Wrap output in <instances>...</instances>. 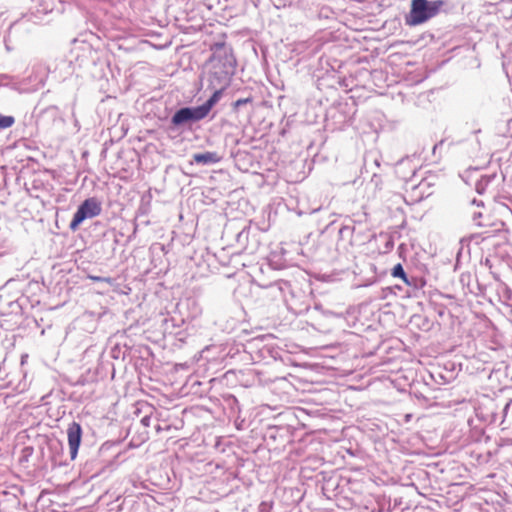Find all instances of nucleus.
<instances>
[{
  "label": "nucleus",
  "mask_w": 512,
  "mask_h": 512,
  "mask_svg": "<svg viewBox=\"0 0 512 512\" xmlns=\"http://www.w3.org/2000/svg\"><path fill=\"white\" fill-rule=\"evenodd\" d=\"M208 61L209 86H228L235 74L236 59L232 49L224 43H215Z\"/></svg>",
  "instance_id": "nucleus-1"
},
{
  "label": "nucleus",
  "mask_w": 512,
  "mask_h": 512,
  "mask_svg": "<svg viewBox=\"0 0 512 512\" xmlns=\"http://www.w3.org/2000/svg\"><path fill=\"white\" fill-rule=\"evenodd\" d=\"M443 5V1L412 0L411 10L406 17V24L416 26L434 17Z\"/></svg>",
  "instance_id": "nucleus-2"
},
{
  "label": "nucleus",
  "mask_w": 512,
  "mask_h": 512,
  "mask_svg": "<svg viewBox=\"0 0 512 512\" xmlns=\"http://www.w3.org/2000/svg\"><path fill=\"white\" fill-rule=\"evenodd\" d=\"M101 211V203L96 198H88L84 200L74 213L69 228L72 231H75L83 221L100 215Z\"/></svg>",
  "instance_id": "nucleus-3"
},
{
  "label": "nucleus",
  "mask_w": 512,
  "mask_h": 512,
  "mask_svg": "<svg viewBox=\"0 0 512 512\" xmlns=\"http://www.w3.org/2000/svg\"><path fill=\"white\" fill-rule=\"evenodd\" d=\"M199 107H183L175 112L171 118V123L178 127L191 122H198L204 119Z\"/></svg>",
  "instance_id": "nucleus-4"
},
{
  "label": "nucleus",
  "mask_w": 512,
  "mask_h": 512,
  "mask_svg": "<svg viewBox=\"0 0 512 512\" xmlns=\"http://www.w3.org/2000/svg\"><path fill=\"white\" fill-rule=\"evenodd\" d=\"M67 439L70 451V458L71 460H74L77 457V453L82 439V428L78 422L73 421L68 425Z\"/></svg>",
  "instance_id": "nucleus-5"
},
{
  "label": "nucleus",
  "mask_w": 512,
  "mask_h": 512,
  "mask_svg": "<svg viewBox=\"0 0 512 512\" xmlns=\"http://www.w3.org/2000/svg\"><path fill=\"white\" fill-rule=\"evenodd\" d=\"M262 288L267 290V295L276 300H285L286 294L290 291V285L287 281L278 280L269 283Z\"/></svg>",
  "instance_id": "nucleus-6"
},
{
  "label": "nucleus",
  "mask_w": 512,
  "mask_h": 512,
  "mask_svg": "<svg viewBox=\"0 0 512 512\" xmlns=\"http://www.w3.org/2000/svg\"><path fill=\"white\" fill-rule=\"evenodd\" d=\"M210 87L214 90L213 94L210 96V98L207 101H205L202 105L198 106L199 109L201 110L202 114L204 115V117H207V115L211 111L212 107L219 101L223 90L227 86H210Z\"/></svg>",
  "instance_id": "nucleus-7"
},
{
  "label": "nucleus",
  "mask_w": 512,
  "mask_h": 512,
  "mask_svg": "<svg viewBox=\"0 0 512 512\" xmlns=\"http://www.w3.org/2000/svg\"><path fill=\"white\" fill-rule=\"evenodd\" d=\"M193 161L197 164L210 165L220 161V157L216 152H204L193 155Z\"/></svg>",
  "instance_id": "nucleus-8"
},
{
  "label": "nucleus",
  "mask_w": 512,
  "mask_h": 512,
  "mask_svg": "<svg viewBox=\"0 0 512 512\" xmlns=\"http://www.w3.org/2000/svg\"><path fill=\"white\" fill-rule=\"evenodd\" d=\"M495 175H485L482 176L475 185V189L479 194H483L487 188V186L494 180Z\"/></svg>",
  "instance_id": "nucleus-9"
},
{
  "label": "nucleus",
  "mask_w": 512,
  "mask_h": 512,
  "mask_svg": "<svg viewBox=\"0 0 512 512\" xmlns=\"http://www.w3.org/2000/svg\"><path fill=\"white\" fill-rule=\"evenodd\" d=\"M392 276L393 277H397V278H401L406 284L410 285V281L409 279L407 278V275L404 271V268L403 266L398 263L397 265H395L392 269Z\"/></svg>",
  "instance_id": "nucleus-10"
},
{
  "label": "nucleus",
  "mask_w": 512,
  "mask_h": 512,
  "mask_svg": "<svg viewBox=\"0 0 512 512\" xmlns=\"http://www.w3.org/2000/svg\"><path fill=\"white\" fill-rule=\"evenodd\" d=\"M15 123V118L11 115H2L0 113V131L12 127Z\"/></svg>",
  "instance_id": "nucleus-11"
},
{
  "label": "nucleus",
  "mask_w": 512,
  "mask_h": 512,
  "mask_svg": "<svg viewBox=\"0 0 512 512\" xmlns=\"http://www.w3.org/2000/svg\"><path fill=\"white\" fill-rule=\"evenodd\" d=\"M88 278L92 280L93 282H103L107 283L109 285H113L115 280L111 277H101V276H95V275H88Z\"/></svg>",
  "instance_id": "nucleus-12"
},
{
  "label": "nucleus",
  "mask_w": 512,
  "mask_h": 512,
  "mask_svg": "<svg viewBox=\"0 0 512 512\" xmlns=\"http://www.w3.org/2000/svg\"><path fill=\"white\" fill-rule=\"evenodd\" d=\"M187 305L188 306H191L193 311H192V317H197L200 313H201V308L199 307L198 303L196 300L194 299H188L187 300Z\"/></svg>",
  "instance_id": "nucleus-13"
},
{
  "label": "nucleus",
  "mask_w": 512,
  "mask_h": 512,
  "mask_svg": "<svg viewBox=\"0 0 512 512\" xmlns=\"http://www.w3.org/2000/svg\"><path fill=\"white\" fill-rule=\"evenodd\" d=\"M250 102H252V98H250V97L249 98H241V99L236 100L233 103V107H234V109H238L241 106L246 105V104H248Z\"/></svg>",
  "instance_id": "nucleus-14"
},
{
  "label": "nucleus",
  "mask_w": 512,
  "mask_h": 512,
  "mask_svg": "<svg viewBox=\"0 0 512 512\" xmlns=\"http://www.w3.org/2000/svg\"><path fill=\"white\" fill-rule=\"evenodd\" d=\"M482 214L481 212H475L472 216V220L474 222L475 225L477 226H482L481 222L479 221V219L481 218Z\"/></svg>",
  "instance_id": "nucleus-15"
},
{
  "label": "nucleus",
  "mask_w": 512,
  "mask_h": 512,
  "mask_svg": "<svg viewBox=\"0 0 512 512\" xmlns=\"http://www.w3.org/2000/svg\"><path fill=\"white\" fill-rule=\"evenodd\" d=\"M150 422H151V417L150 416H144L142 419H141V423L143 424V426L145 427H148L150 425Z\"/></svg>",
  "instance_id": "nucleus-16"
},
{
  "label": "nucleus",
  "mask_w": 512,
  "mask_h": 512,
  "mask_svg": "<svg viewBox=\"0 0 512 512\" xmlns=\"http://www.w3.org/2000/svg\"><path fill=\"white\" fill-rule=\"evenodd\" d=\"M442 144H443V141H441L439 144L434 145L433 151L435 152V150L438 148V146L442 145Z\"/></svg>",
  "instance_id": "nucleus-17"
},
{
  "label": "nucleus",
  "mask_w": 512,
  "mask_h": 512,
  "mask_svg": "<svg viewBox=\"0 0 512 512\" xmlns=\"http://www.w3.org/2000/svg\"><path fill=\"white\" fill-rule=\"evenodd\" d=\"M387 248H392L393 247V242L389 241L386 245Z\"/></svg>",
  "instance_id": "nucleus-18"
},
{
  "label": "nucleus",
  "mask_w": 512,
  "mask_h": 512,
  "mask_svg": "<svg viewBox=\"0 0 512 512\" xmlns=\"http://www.w3.org/2000/svg\"><path fill=\"white\" fill-rule=\"evenodd\" d=\"M472 203H473V204H476V205H478V206H479L480 204H482V202H477L475 199L472 201Z\"/></svg>",
  "instance_id": "nucleus-19"
}]
</instances>
